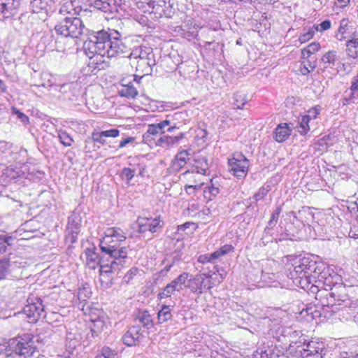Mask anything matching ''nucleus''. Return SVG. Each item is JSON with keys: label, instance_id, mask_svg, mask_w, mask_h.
<instances>
[{"label": "nucleus", "instance_id": "f257e3e1", "mask_svg": "<svg viewBox=\"0 0 358 358\" xmlns=\"http://www.w3.org/2000/svg\"><path fill=\"white\" fill-rule=\"evenodd\" d=\"M85 36L87 38L83 44L84 50L90 59L94 58L96 62H104L103 57H114L127 50L117 31L109 34L104 30L94 31L90 29V33Z\"/></svg>", "mask_w": 358, "mask_h": 358}, {"label": "nucleus", "instance_id": "f03ea898", "mask_svg": "<svg viewBox=\"0 0 358 358\" xmlns=\"http://www.w3.org/2000/svg\"><path fill=\"white\" fill-rule=\"evenodd\" d=\"M353 287L341 283H337L331 289L313 287L311 294L317 301V305L322 306L324 313L327 315H336L342 320L348 308L355 301L351 299L350 294Z\"/></svg>", "mask_w": 358, "mask_h": 358}, {"label": "nucleus", "instance_id": "7ed1b4c3", "mask_svg": "<svg viewBox=\"0 0 358 358\" xmlns=\"http://www.w3.org/2000/svg\"><path fill=\"white\" fill-rule=\"evenodd\" d=\"M126 238L125 233L120 228L111 227L105 231V236L100 241V249L102 253L109 256L111 261L100 265L101 277L118 272L123 267L127 259L128 250L126 247H120V243Z\"/></svg>", "mask_w": 358, "mask_h": 358}, {"label": "nucleus", "instance_id": "20e7f679", "mask_svg": "<svg viewBox=\"0 0 358 358\" xmlns=\"http://www.w3.org/2000/svg\"><path fill=\"white\" fill-rule=\"evenodd\" d=\"M287 277L292 280L294 285L306 290L310 294L315 285L313 282L321 274L320 263H317L311 257H296L292 259L291 265H287Z\"/></svg>", "mask_w": 358, "mask_h": 358}, {"label": "nucleus", "instance_id": "39448f33", "mask_svg": "<svg viewBox=\"0 0 358 358\" xmlns=\"http://www.w3.org/2000/svg\"><path fill=\"white\" fill-rule=\"evenodd\" d=\"M290 352H294L301 358H323L327 353L326 344L318 340L306 341L304 337L299 341H292L289 345Z\"/></svg>", "mask_w": 358, "mask_h": 358}, {"label": "nucleus", "instance_id": "423d86ee", "mask_svg": "<svg viewBox=\"0 0 358 358\" xmlns=\"http://www.w3.org/2000/svg\"><path fill=\"white\" fill-rule=\"evenodd\" d=\"M55 29L57 34L73 38H77L90 33V29L78 17L65 16L64 18H59Z\"/></svg>", "mask_w": 358, "mask_h": 358}, {"label": "nucleus", "instance_id": "0eeeda50", "mask_svg": "<svg viewBox=\"0 0 358 358\" xmlns=\"http://www.w3.org/2000/svg\"><path fill=\"white\" fill-rule=\"evenodd\" d=\"M88 4L94 8L112 15L121 16L129 14V5L122 0H87Z\"/></svg>", "mask_w": 358, "mask_h": 358}, {"label": "nucleus", "instance_id": "6e6552de", "mask_svg": "<svg viewBox=\"0 0 358 358\" xmlns=\"http://www.w3.org/2000/svg\"><path fill=\"white\" fill-rule=\"evenodd\" d=\"M228 165L230 173L238 178H243L248 174L250 162L241 152H234L228 159Z\"/></svg>", "mask_w": 358, "mask_h": 358}, {"label": "nucleus", "instance_id": "1a4fd4ad", "mask_svg": "<svg viewBox=\"0 0 358 358\" xmlns=\"http://www.w3.org/2000/svg\"><path fill=\"white\" fill-rule=\"evenodd\" d=\"M212 275L210 273H201L187 279V287L194 293L201 294L205 289H210L213 287V283L211 280Z\"/></svg>", "mask_w": 358, "mask_h": 358}, {"label": "nucleus", "instance_id": "9d476101", "mask_svg": "<svg viewBox=\"0 0 358 358\" xmlns=\"http://www.w3.org/2000/svg\"><path fill=\"white\" fill-rule=\"evenodd\" d=\"M20 338L10 339L9 357L17 356L23 358H29L34 352V348L27 342L22 341Z\"/></svg>", "mask_w": 358, "mask_h": 358}, {"label": "nucleus", "instance_id": "9b49d317", "mask_svg": "<svg viewBox=\"0 0 358 358\" xmlns=\"http://www.w3.org/2000/svg\"><path fill=\"white\" fill-rule=\"evenodd\" d=\"M28 303L24 306L23 312L27 315L29 323H36L41 317L44 306L40 299H28Z\"/></svg>", "mask_w": 358, "mask_h": 358}, {"label": "nucleus", "instance_id": "f8f14e48", "mask_svg": "<svg viewBox=\"0 0 358 358\" xmlns=\"http://www.w3.org/2000/svg\"><path fill=\"white\" fill-rule=\"evenodd\" d=\"M137 224L138 227V232L141 234L146 231L155 233L162 229L163 227L162 221L160 217H138L137 220Z\"/></svg>", "mask_w": 358, "mask_h": 358}, {"label": "nucleus", "instance_id": "ddd939ff", "mask_svg": "<svg viewBox=\"0 0 358 358\" xmlns=\"http://www.w3.org/2000/svg\"><path fill=\"white\" fill-rule=\"evenodd\" d=\"M144 338L141 327L139 325H134L123 335L122 341L127 346H134L142 342Z\"/></svg>", "mask_w": 358, "mask_h": 358}, {"label": "nucleus", "instance_id": "4468645a", "mask_svg": "<svg viewBox=\"0 0 358 358\" xmlns=\"http://www.w3.org/2000/svg\"><path fill=\"white\" fill-rule=\"evenodd\" d=\"M83 10L80 0H66L59 10V18L76 17Z\"/></svg>", "mask_w": 358, "mask_h": 358}, {"label": "nucleus", "instance_id": "2eb2a0df", "mask_svg": "<svg viewBox=\"0 0 358 358\" xmlns=\"http://www.w3.org/2000/svg\"><path fill=\"white\" fill-rule=\"evenodd\" d=\"M77 87L78 85L75 83H67L55 85V90L60 93L58 95L59 99L71 101L76 95Z\"/></svg>", "mask_w": 358, "mask_h": 358}, {"label": "nucleus", "instance_id": "dca6fc26", "mask_svg": "<svg viewBox=\"0 0 358 358\" xmlns=\"http://www.w3.org/2000/svg\"><path fill=\"white\" fill-rule=\"evenodd\" d=\"M20 6L19 0H1L0 2V20H4L13 15Z\"/></svg>", "mask_w": 358, "mask_h": 358}, {"label": "nucleus", "instance_id": "f3484780", "mask_svg": "<svg viewBox=\"0 0 358 358\" xmlns=\"http://www.w3.org/2000/svg\"><path fill=\"white\" fill-rule=\"evenodd\" d=\"M171 123V121L166 119L157 124H149L147 131L143 136V140L147 141L152 136H155L158 134H164L165 128L170 125Z\"/></svg>", "mask_w": 358, "mask_h": 358}, {"label": "nucleus", "instance_id": "a211bd4d", "mask_svg": "<svg viewBox=\"0 0 358 358\" xmlns=\"http://www.w3.org/2000/svg\"><path fill=\"white\" fill-rule=\"evenodd\" d=\"M338 281H341L339 275L334 274V275H329V276L327 277L326 273L321 271V274L316 279V282H313V284H315V285H319V289H331L334 285L340 283Z\"/></svg>", "mask_w": 358, "mask_h": 358}, {"label": "nucleus", "instance_id": "6ab92c4d", "mask_svg": "<svg viewBox=\"0 0 358 358\" xmlns=\"http://www.w3.org/2000/svg\"><path fill=\"white\" fill-rule=\"evenodd\" d=\"M129 57L131 59H138V60H148L150 58H155L152 48L145 45L134 47Z\"/></svg>", "mask_w": 358, "mask_h": 358}, {"label": "nucleus", "instance_id": "aec40b11", "mask_svg": "<svg viewBox=\"0 0 358 358\" xmlns=\"http://www.w3.org/2000/svg\"><path fill=\"white\" fill-rule=\"evenodd\" d=\"M300 315L302 317H310L311 320L316 319L322 315H324V317H329L331 316V315H326L324 313L322 307L317 305L316 300L315 301L314 306L309 305L306 308H303L300 312Z\"/></svg>", "mask_w": 358, "mask_h": 358}, {"label": "nucleus", "instance_id": "412c9836", "mask_svg": "<svg viewBox=\"0 0 358 358\" xmlns=\"http://www.w3.org/2000/svg\"><path fill=\"white\" fill-rule=\"evenodd\" d=\"M190 153L188 150H184L178 152L172 161L171 169L174 172L180 171L189 159Z\"/></svg>", "mask_w": 358, "mask_h": 358}, {"label": "nucleus", "instance_id": "4be33fe9", "mask_svg": "<svg viewBox=\"0 0 358 358\" xmlns=\"http://www.w3.org/2000/svg\"><path fill=\"white\" fill-rule=\"evenodd\" d=\"M120 96L134 99L138 95V91L132 81L127 82L126 79L121 80V87L118 90Z\"/></svg>", "mask_w": 358, "mask_h": 358}, {"label": "nucleus", "instance_id": "5701e85b", "mask_svg": "<svg viewBox=\"0 0 358 358\" xmlns=\"http://www.w3.org/2000/svg\"><path fill=\"white\" fill-rule=\"evenodd\" d=\"M292 131L287 123H280L274 130L273 138L278 143H282L289 138Z\"/></svg>", "mask_w": 358, "mask_h": 358}, {"label": "nucleus", "instance_id": "b1692460", "mask_svg": "<svg viewBox=\"0 0 358 358\" xmlns=\"http://www.w3.org/2000/svg\"><path fill=\"white\" fill-rule=\"evenodd\" d=\"M156 65L155 58H150L148 60H138L136 66V71L142 74L141 77L150 75L152 72V67Z\"/></svg>", "mask_w": 358, "mask_h": 358}, {"label": "nucleus", "instance_id": "393cba45", "mask_svg": "<svg viewBox=\"0 0 358 358\" xmlns=\"http://www.w3.org/2000/svg\"><path fill=\"white\" fill-rule=\"evenodd\" d=\"M184 137V133H180L176 136L163 135L157 140V145L163 148H170L178 144Z\"/></svg>", "mask_w": 358, "mask_h": 358}, {"label": "nucleus", "instance_id": "a878e982", "mask_svg": "<svg viewBox=\"0 0 358 358\" xmlns=\"http://www.w3.org/2000/svg\"><path fill=\"white\" fill-rule=\"evenodd\" d=\"M86 255V264L91 269H95L100 264L99 254L96 252L94 247L88 248L85 251Z\"/></svg>", "mask_w": 358, "mask_h": 358}, {"label": "nucleus", "instance_id": "bb28decb", "mask_svg": "<svg viewBox=\"0 0 358 358\" xmlns=\"http://www.w3.org/2000/svg\"><path fill=\"white\" fill-rule=\"evenodd\" d=\"M106 138L104 135L102 134V131L97 132V131H93L92 133V139L91 140H86L85 141V152H90V149L88 147V144L94 143L93 145V150H96V149H99L100 146L96 145V143H99L101 145H105L106 143V141L105 139Z\"/></svg>", "mask_w": 358, "mask_h": 358}, {"label": "nucleus", "instance_id": "cd10ccee", "mask_svg": "<svg viewBox=\"0 0 358 358\" xmlns=\"http://www.w3.org/2000/svg\"><path fill=\"white\" fill-rule=\"evenodd\" d=\"M91 321L92 322L90 330L91 335L92 338H96L106 328V325L103 317L101 315H98L96 318L92 317Z\"/></svg>", "mask_w": 358, "mask_h": 358}, {"label": "nucleus", "instance_id": "c85d7f7f", "mask_svg": "<svg viewBox=\"0 0 358 358\" xmlns=\"http://www.w3.org/2000/svg\"><path fill=\"white\" fill-rule=\"evenodd\" d=\"M179 260L180 257L178 254L174 256L166 257L164 258V259L162 262V265H163L164 267L159 272V275L162 277L166 276L175 263Z\"/></svg>", "mask_w": 358, "mask_h": 358}, {"label": "nucleus", "instance_id": "c756f323", "mask_svg": "<svg viewBox=\"0 0 358 358\" xmlns=\"http://www.w3.org/2000/svg\"><path fill=\"white\" fill-rule=\"evenodd\" d=\"M347 52L352 58L358 57V35L355 32L351 39L347 41Z\"/></svg>", "mask_w": 358, "mask_h": 358}, {"label": "nucleus", "instance_id": "7c9ffc66", "mask_svg": "<svg viewBox=\"0 0 358 358\" xmlns=\"http://www.w3.org/2000/svg\"><path fill=\"white\" fill-rule=\"evenodd\" d=\"M348 310L345 315H343L342 320L348 321L352 320L354 322L358 324V299L355 300L351 306L348 308L344 309Z\"/></svg>", "mask_w": 358, "mask_h": 358}, {"label": "nucleus", "instance_id": "2f4dec72", "mask_svg": "<svg viewBox=\"0 0 358 358\" xmlns=\"http://www.w3.org/2000/svg\"><path fill=\"white\" fill-rule=\"evenodd\" d=\"M189 273L183 272L177 278L171 280L169 284L175 289L176 292H180L183 287H185V282L189 278Z\"/></svg>", "mask_w": 358, "mask_h": 358}, {"label": "nucleus", "instance_id": "473e14b6", "mask_svg": "<svg viewBox=\"0 0 358 358\" xmlns=\"http://www.w3.org/2000/svg\"><path fill=\"white\" fill-rule=\"evenodd\" d=\"M136 320L148 329L152 328L154 326L152 316L148 310L139 311L136 316Z\"/></svg>", "mask_w": 358, "mask_h": 358}, {"label": "nucleus", "instance_id": "72a5a7b5", "mask_svg": "<svg viewBox=\"0 0 358 358\" xmlns=\"http://www.w3.org/2000/svg\"><path fill=\"white\" fill-rule=\"evenodd\" d=\"M321 60L324 69L328 68L332 69L337 61L336 52L334 50L327 52L322 56Z\"/></svg>", "mask_w": 358, "mask_h": 358}, {"label": "nucleus", "instance_id": "f704fd0d", "mask_svg": "<svg viewBox=\"0 0 358 358\" xmlns=\"http://www.w3.org/2000/svg\"><path fill=\"white\" fill-rule=\"evenodd\" d=\"M15 262L11 261L10 256L4 257L0 259V280L4 279L10 272V268Z\"/></svg>", "mask_w": 358, "mask_h": 358}, {"label": "nucleus", "instance_id": "c9c22d12", "mask_svg": "<svg viewBox=\"0 0 358 358\" xmlns=\"http://www.w3.org/2000/svg\"><path fill=\"white\" fill-rule=\"evenodd\" d=\"M157 318L159 323L162 324L166 322L172 318L171 308L169 306H162L161 310L157 313Z\"/></svg>", "mask_w": 358, "mask_h": 358}, {"label": "nucleus", "instance_id": "e433bc0d", "mask_svg": "<svg viewBox=\"0 0 358 358\" xmlns=\"http://www.w3.org/2000/svg\"><path fill=\"white\" fill-rule=\"evenodd\" d=\"M24 172L20 168H15L13 166L7 167L3 171V175L10 180H15L21 177Z\"/></svg>", "mask_w": 358, "mask_h": 358}, {"label": "nucleus", "instance_id": "4c0bfd02", "mask_svg": "<svg viewBox=\"0 0 358 358\" xmlns=\"http://www.w3.org/2000/svg\"><path fill=\"white\" fill-rule=\"evenodd\" d=\"M15 238L8 234L0 235V255L6 252L7 247L12 245Z\"/></svg>", "mask_w": 358, "mask_h": 358}, {"label": "nucleus", "instance_id": "58836bf2", "mask_svg": "<svg viewBox=\"0 0 358 358\" xmlns=\"http://www.w3.org/2000/svg\"><path fill=\"white\" fill-rule=\"evenodd\" d=\"M234 248L231 245L226 244L212 253V257L216 259L230 252H233Z\"/></svg>", "mask_w": 358, "mask_h": 358}, {"label": "nucleus", "instance_id": "ea45409f", "mask_svg": "<svg viewBox=\"0 0 358 358\" xmlns=\"http://www.w3.org/2000/svg\"><path fill=\"white\" fill-rule=\"evenodd\" d=\"M48 3L44 0H31L30 2V6L33 13H38L43 10H46Z\"/></svg>", "mask_w": 358, "mask_h": 358}, {"label": "nucleus", "instance_id": "a19ab883", "mask_svg": "<svg viewBox=\"0 0 358 358\" xmlns=\"http://www.w3.org/2000/svg\"><path fill=\"white\" fill-rule=\"evenodd\" d=\"M309 122L310 120H308V117L305 115L301 117V119L297 126L298 131L301 135H306L310 130Z\"/></svg>", "mask_w": 358, "mask_h": 358}, {"label": "nucleus", "instance_id": "79ce46f5", "mask_svg": "<svg viewBox=\"0 0 358 358\" xmlns=\"http://www.w3.org/2000/svg\"><path fill=\"white\" fill-rule=\"evenodd\" d=\"M58 138L60 143L66 147L71 146L73 143V139L70 135L64 130H60L58 132Z\"/></svg>", "mask_w": 358, "mask_h": 358}, {"label": "nucleus", "instance_id": "37998d69", "mask_svg": "<svg viewBox=\"0 0 358 358\" xmlns=\"http://www.w3.org/2000/svg\"><path fill=\"white\" fill-rule=\"evenodd\" d=\"M320 48L319 43L313 42L309 44L306 48L302 50L301 54L303 57H310L311 55L317 52Z\"/></svg>", "mask_w": 358, "mask_h": 358}, {"label": "nucleus", "instance_id": "c03bdc74", "mask_svg": "<svg viewBox=\"0 0 358 358\" xmlns=\"http://www.w3.org/2000/svg\"><path fill=\"white\" fill-rule=\"evenodd\" d=\"M196 163L199 164V165L196 164L195 166V169L196 170V173L202 174V175H205L206 173V171L208 169V164L207 162V159L205 157H201V158L199 159L198 160H196Z\"/></svg>", "mask_w": 358, "mask_h": 358}, {"label": "nucleus", "instance_id": "a18cd8bd", "mask_svg": "<svg viewBox=\"0 0 358 358\" xmlns=\"http://www.w3.org/2000/svg\"><path fill=\"white\" fill-rule=\"evenodd\" d=\"M234 108L236 109H243L247 103V100L245 99V96L240 93L234 94Z\"/></svg>", "mask_w": 358, "mask_h": 358}, {"label": "nucleus", "instance_id": "49530a36", "mask_svg": "<svg viewBox=\"0 0 358 358\" xmlns=\"http://www.w3.org/2000/svg\"><path fill=\"white\" fill-rule=\"evenodd\" d=\"M117 352L108 347L102 348L101 352L96 358H117Z\"/></svg>", "mask_w": 358, "mask_h": 358}, {"label": "nucleus", "instance_id": "de8ad7c7", "mask_svg": "<svg viewBox=\"0 0 358 358\" xmlns=\"http://www.w3.org/2000/svg\"><path fill=\"white\" fill-rule=\"evenodd\" d=\"M175 289L168 283L157 295L159 299H162L171 296L175 293Z\"/></svg>", "mask_w": 358, "mask_h": 358}, {"label": "nucleus", "instance_id": "09e8293b", "mask_svg": "<svg viewBox=\"0 0 358 358\" xmlns=\"http://www.w3.org/2000/svg\"><path fill=\"white\" fill-rule=\"evenodd\" d=\"M188 115L186 111H179V112H176L175 113L173 116H172V118L173 120L172 122L173 121H176L178 125H180V123H182L184 124H186V122L187 121V117Z\"/></svg>", "mask_w": 358, "mask_h": 358}, {"label": "nucleus", "instance_id": "8fccbe9b", "mask_svg": "<svg viewBox=\"0 0 358 358\" xmlns=\"http://www.w3.org/2000/svg\"><path fill=\"white\" fill-rule=\"evenodd\" d=\"M10 350V339H1L0 338V355L6 354V357L9 358Z\"/></svg>", "mask_w": 358, "mask_h": 358}, {"label": "nucleus", "instance_id": "3c124183", "mask_svg": "<svg viewBox=\"0 0 358 358\" xmlns=\"http://www.w3.org/2000/svg\"><path fill=\"white\" fill-rule=\"evenodd\" d=\"M79 226L80 224L78 222L76 221L75 217H73V216L69 217L68 229L71 231L72 234L78 233Z\"/></svg>", "mask_w": 358, "mask_h": 358}, {"label": "nucleus", "instance_id": "603ef678", "mask_svg": "<svg viewBox=\"0 0 358 358\" xmlns=\"http://www.w3.org/2000/svg\"><path fill=\"white\" fill-rule=\"evenodd\" d=\"M315 33V30L313 29V27H312L306 32L301 34L299 36V40L301 43H306L313 37Z\"/></svg>", "mask_w": 358, "mask_h": 358}, {"label": "nucleus", "instance_id": "864d4df0", "mask_svg": "<svg viewBox=\"0 0 358 358\" xmlns=\"http://www.w3.org/2000/svg\"><path fill=\"white\" fill-rule=\"evenodd\" d=\"M331 22L329 20H326L323 22H322L320 24H314L313 29L315 30V31H320L323 32L324 31L328 30L331 27Z\"/></svg>", "mask_w": 358, "mask_h": 358}, {"label": "nucleus", "instance_id": "5fc2aeb1", "mask_svg": "<svg viewBox=\"0 0 358 358\" xmlns=\"http://www.w3.org/2000/svg\"><path fill=\"white\" fill-rule=\"evenodd\" d=\"M134 175L135 171L127 167L124 168L121 172L122 178L127 180V182H129L134 177Z\"/></svg>", "mask_w": 358, "mask_h": 358}, {"label": "nucleus", "instance_id": "6e6d98bb", "mask_svg": "<svg viewBox=\"0 0 358 358\" xmlns=\"http://www.w3.org/2000/svg\"><path fill=\"white\" fill-rule=\"evenodd\" d=\"M138 268H131L124 276L122 282L126 284L130 283L133 278L138 273Z\"/></svg>", "mask_w": 358, "mask_h": 358}, {"label": "nucleus", "instance_id": "4d7b16f0", "mask_svg": "<svg viewBox=\"0 0 358 358\" xmlns=\"http://www.w3.org/2000/svg\"><path fill=\"white\" fill-rule=\"evenodd\" d=\"M269 192V189L266 188L265 187H262L259 189L257 193L255 194L252 199L255 201H258L261 199H263Z\"/></svg>", "mask_w": 358, "mask_h": 358}, {"label": "nucleus", "instance_id": "13d9d810", "mask_svg": "<svg viewBox=\"0 0 358 358\" xmlns=\"http://www.w3.org/2000/svg\"><path fill=\"white\" fill-rule=\"evenodd\" d=\"M320 108L319 106L313 107L308 110V114L305 116L308 117L309 120H314L320 114Z\"/></svg>", "mask_w": 358, "mask_h": 358}, {"label": "nucleus", "instance_id": "bf43d9fd", "mask_svg": "<svg viewBox=\"0 0 358 358\" xmlns=\"http://www.w3.org/2000/svg\"><path fill=\"white\" fill-rule=\"evenodd\" d=\"M275 278V273L266 272L264 270H262L261 278L266 285H268Z\"/></svg>", "mask_w": 358, "mask_h": 358}, {"label": "nucleus", "instance_id": "052dcab7", "mask_svg": "<svg viewBox=\"0 0 358 358\" xmlns=\"http://www.w3.org/2000/svg\"><path fill=\"white\" fill-rule=\"evenodd\" d=\"M349 23H350V22H349L348 19L343 18L341 20L340 26H339V29H338L339 34H341V35H343L346 33V31L348 29V27H349Z\"/></svg>", "mask_w": 358, "mask_h": 358}, {"label": "nucleus", "instance_id": "680f3d73", "mask_svg": "<svg viewBox=\"0 0 358 358\" xmlns=\"http://www.w3.org/2000/svg\"><path fill=\"white\" fill-rule=\"evenodd\" d=\"M10 148L8 143L0 141V159L4 158L6 154L9 152Z\"/></svg>", "mask_w": 358, "mask_h": 358}, {"label": "nucleus", "instance_id": "e2e57ef3", "mask_svg": "<svg viewBox=\"0 0 358 358\" xmlns=\"http://www.w3.org/2000/svg\"><path fill=\"white\" fill-rule=\"evenodd\" d=\"M215 259V258L212 257V253L201 255L198 257V262L202 264L213 262Z\"/></svg>", "mask_w": 358, "mask_h": 358}, {"label": "nucleus", "instance_id": "0e129e2a", "mask_svg": "<svg viewBox=\"0 0 358 358\" xmlns=\"http://www.w3.org/2000/svg\"><path fill=\"white\" fill-rule=\"evenodd\" d=\"M120 131L117 129H111L109 130L102 131V134L106 137L115 138L120 135Z\"/></svg>", "mask_w": 358, "mask_h": 358}, {"label": "nucleus", "instance_id": "69168bd1", "mask_svg": "<svg viewBox=\"0 0 358 358\" xmlns=\"http://www.w3.org/2000/svg\"><path fill=\"white\" fill-rule=\"evenodd\" d=\"M13 111L17 115V117L21 120L22 122H23L24 124H27L29 122V119L27 115H26L25 114L15 108L13 109Z\"/></svg>", "mask_w": 358, "mask_h": 358}, {"label": "nucleus", "instance_id": "338daca9", "mask_svg": "<svg viewBox=\"0 0 358 358\" xmlns=\"http://www.w3.org/2000/svg\"><path fill=\"white\" fill-rule=\"evenodd\" d=\"M135 137H127L125 138H123L119 143L117 146V149L122 148L125 147L129 143H133L135 141Z\"/></svg>", "mask_w": 358, "mask_h": 358}, {"label": "nucleus", "instance_id": "774afa93", "mask_svg": "<svg viewBox=\"0 0 358 358\" xmlns=\"http://www.w3.org/2000/svg\"><path fill=\"white\" fill-rule=\"evenodd\" d=\"M350 89L353 94L358 92V71L357 75L353 78Z\"/></svg>", "mask_w": 358, "mask_h": 358}]
</instances>
